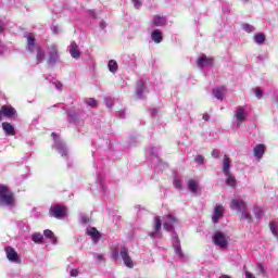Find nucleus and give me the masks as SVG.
I'll return each instance as SVG.
<instances>
[{
  "instance_id": "f257e3e1",
  "label": "nucleus",
  "mask_w": 278,
  "mask_h": 278,
  "mask_svg": "<svg viewBox=\"0 0 278 278\" xmlns=\"http://www.w3.org/2000/svg\"><path fill=\"white\" fill-rule=\"evenodd\" d=\"M26 49L29 53H36V64H40L42 60H45V50H42V46L40 43H36V36L34 33H29L26 35Z\"/></svg>"
},
{
  "instance_id": "f03ea898",
  "label": "nucleus",
  "mask_w": 278,
  "mask_h": 278,
  "mask_svg": "<svg viewBox=\"0 0 278 278\" xmlns=\"http://www.w3.org/2000/svg\"><path fill=\"white\" fill-rule=\"evenodd\" d=\"M0 205L12 207L14 205V192L5 185L0 186Z\"/></svg>"
},
{
  "instance_id": "7ed1b4c3",
  "label": "nucleus",
  "mask_w": 278,
  "mask_h": 278,
  "mask_svg": "<svg viewBox=\"0 0 278 278\" xmlns=\"http://www.w3.org/2000/svg\"><path fill=\"white\" fill-rule=\"evenodd\" d=\"M49 214L52 218H58L62 220L66 216V206L54 204L49 208Z\"/></svg>"
},
{
  "instance_id": "20e7f679",
  "label": "nucleus",
  "mask_w": 278,
  "mask_h": 278,
  "mask_svg": "<svg viewBox=\"0 0 278 278\" xmlns=\"http://www.w3.org/2000/svg\"><path fill=\"white\" fill-rule=\"evenodd\" d=\"M3 116L5 118H14V116H17L16 109L8 104L2 105L0 108V122L3 121Z\"/></svg>"
},
{
  "instance_id": "39448f33",
  "label": "nucleus",
  "mask_w": 278,
  "mask_h": 278,
  "mask_svg": "<svg viewBox=\"0 0 278 278\" xmlns=\"http://www.w3.org/2000/svg\"><path fill=\"white\" fill-rule=\"evenodd\" d=\"M153 231L149 233L150 238L153 240L161 238L162 236V218L160 216L154 217Z\"/></svg>"
},
{
  "instance_id": "423d86ee",
  "label": "nucleus",
  "mask_w": 278,
  "mask_h": 278,
  "mask_svg": "<svg viewBox=\"0 0 278 278\" xmlns=\"http://www.w3.org/2000/svg\"><path fill=\"white\" fill-rule=\"evenodd\" d=\"M60 58V54H58V46L55 45H50L48 46V59L47 62L48 64H55Z\"/></svg>"
},
{
  "instance_id": "0eeeda50",
  "label": "nucleus",
  "mask_w": 278,
  "mask_h": 278,
  "mask_svg": "<svg viewBox=\"0 0 278 278\" xmlns=\"http://www.w3.org/2000/svg\"><path fill=\"white\" fill-rule=\"evenodd\" d=\"M175 225H177V217L170 214L164 216L163 229L165 231H175Z\"/></svg>"
},
{
  "instance_id": "6e6552de",
  "label": "nucleus",
  "mask_w": 278,
  "mask_h": 278,
  "mask_svg": "<svg viewBox=\"0 0 278 278\" xmlns=\"http://www.w3.org/2000/svg\"><path fill=\"white\" fill-rule=\"evenodd\" d=\"M213 242L217 245L220 247V249H227L228 242H227V237L225 233L217 231L213 236Z\"/></svg>"
},
{
  "instance_id": "1a4fd4ad",
  "label": "nucleus",
  "mask_w": 278,
  "mask_h": 278,
  "mask_svg": "<svg viewBox=\"0 0 278 278\" xmlns=\"http://www.w3.org/2000/svg\"><path fill=\"white\" fill-rule=\"evenodd\" d=\"M223 216H225V207H223L220 204H216L212 216V222L214 225L220 223V218H223Z\"/></svg>"
},
{
  "instance_id": "9d476101",
  "label": "nucleus",
  "mask_w": 278,
  "mask_h": 278,
  "mask_svg": "<svg viewBox=\"0 0 278 278\" xmlns=\"http://www.w3.org/2000/svg\"><path fill=\"white\" fill-rule=\"evenodd\" d=\"M4 251H5V255H7V258L9 260V262H14L15 264H21V257H18V253L16 252V250H14V248L7 247L4 249Z\"/></svg>"
},
{
  "instance_id": "9b49d317",
  "label": "nucleus",
  "mask_w": 278,
  "mask_h": 278,
  "mask_svg": "<svg viewBox=\"0 0 278 278\" xmlns=\"http://www.w3.org/2000/svg\"><path fill=\"white\" fill-rule=\"evenodd\" d=\"M121 257L128 268H134V261H131V256H129V250L126 247H122Z\"/></svg>"
},
{
  "instance_id": "f8f14e48",
  "label": "nucleus",
  "mask_w": 278,
  "mask_h": 278,
  "mask_svg": "<svg viewBox=\"0 0 278 278\" xmlns=\"http://www.w3.org/2000/svg\"><path fill=\"white\" fill-rule=\"evenodd\" d=\"M231 210H237L238 212H247V202L244 200L233 199L230 203Z\"/></svg>"
},
{
  "instance_id": "ddd939ff",
  "label": "nucleus",
  "mask_w": 278,
  "mask_h": 278,
  "mask_svg": "<svg viewBox=\"0 0 278 278\" xmlns=\"http://www.w3.org/2000/svg\"><path fill=\"white\" fill-rule=\"evenodd\" d=\"M212 64H214V58H207L206 55H202L197 61L198 68H204L205 66H212Z\"/></svg>"
},
{
  "instance_id": "4468645a",
  "label": "nucleus",
  "mask_w": 278,
  "mask_h": 278,
  "mask_svg": "<svg viewBox=\"0 0 278 278\" xmlns=\"http://www.w3.org/2000/svg\"><path fill=\"white\" fill-rule=\"evenodd\" d=\"M264 153H266V144L258 143L253 149V155L256 160H262L264 157Z\"/></svg>"
},
{
  "instance_id": "2eb2a0df",
  "label": "nucleus",
  "mask_w": 278,
  "mask_h": 278,
  "mask_svg": "<svg viewBox=\"0 0 278 278\" xmlns=\"http://www.w3.org/2000/svg\"><path fill=\"white\" fill-rule=\"evenodd\" d=\"M225 92H227V88H225V86H219L213 89L215 99H218L219 101L225 99Z\"/></svg>"
},
{
  "instance_id": "dca6fc26",
  "label": "nucleus",
  "mask_w": 278,
  "mask_h": 278,
  "mask_svg": "<svg viewBox=\"0 0 278 278\" xmlns=\"http://www.w3.org/2000/svg\"><path fill=\"white\" fill-rule=\"evenodd\" d=\"M70 53L75 60H79V58H81V52L79 51V47L75 41L71 43Z\"/></svg>"
},
{
  "instance_id": "f3484780",
  "label": "nucleus",
  "mask_w": 278,
  "mask_h": 278,
  "mask_svg": "<svg viewBox=\"0 0 278 278\" xmlns=\"http://www.w3.org/2000/svg\"><path fill=\"white\" fill-rule=\"evenodd\" d=\"M151 38L153 42H155L156 45H160V42L164 40V34L160 31V29H155L154 31L151 33Z\"/></svg>"
},
{
  "instance_id": "a211bd4d",
  "label": "nucleus",
  "mask_w": 278,
  "mask_h": 278,
  "mask_svg": "<svg viewBox=\"0 0 278 278\" xmlns=\"http://www.w3.org/2000/svg\"><path fill=\"white\" fill-rule=\"evenodd\" d=\"M236 118L238 123H243V121H247V111L244 110V108H237Z\"/></svg>"
},
{
  "instance_id": "6ab92c4d",
  "label": "nucleus",
  "mask_w": 278,
  "mask_h": 278,
  "mask_svg": "<svg viewBox=\"0 0 278 278\" xmlns=\"http://www.w3.org/2000/svg\"><path fill=\"white\" fill-rule=\"evenodd\" d=\"M223 165L224 175H229V170L231 168V159L229 157V155H224Z\"/></svg>"
},
{
  "instance_id": "aec40b11",
  "label": "nucleus",
  "mask_w": 278,
  "mask_h": 278,
  "mask_svg": "<svg viewBox=\"0 0 278 278\" xmlns=\"http://www.w3.org/2000/svg\"><path fill=\"white\" fill-rule=\"evenodd\" d=\"M188 188L192 194H198L199 190H201V187H199V182L194 179L188 180Z\"/></svg>"
},
{
  "instance_id": "412c9836",
  "label": "nucleus",
  "mask_w": 278,
  "mask_h": 278,
  "mask_svg": "<svg viewBox=\"0 0 278 278\" xmlns=\"http://www.w3.org/2000/svg\"><path fill=\"white\" fill-rule=\"evenodd\" d=\"M2 129L7 132L8 136H16V130L12 124L4 122L2 123Z\"/></svg>"
},
{
  "instance_id": "4be33fe9",
  "label": "nucleus",
  "mask_w": 278,
  "mask_h": 278,
  "mask_svg": "<svg viewBox=\"0 0 278 278\" xmlns=\"http://www.w3.org/2000/svg\"><path fill=\"white\" fill-rule=\"evenodd\" d=\"M152 23L154 27H164V25H166V17L161 15H155Z\"/></svg>"
},
{
  "instance_id": "5701e85b",
  "label": "nucleus",
  "mask_w": 278,
  "mask_h": 278,
  "mask_svg": "<svg viewBox=\"0 0 278 278\" xmlns=\"http://www.w3.org/2000/svg\"><path fill=\"white\" fill-rule=\"evenodd\" d=\"M225 176L227 177L226 185L230 186V188H236V186L238 185V182L236 181V177H233L231 173L225 174Z\"/></svg>"
},
{
  "instance_id": "b1692460",
  "label": "nucleus",
  "mask_w": 278,
  "mask_h": 278,
  "mask_svg": "<svg viewBox=\"0 0 278 278\" xmlns=\"http://www.w3.org/2000/svg\"><path fill=\"white\" fill-rule=\"evenodd\" d=\"M87 235L93 238V240H99V238H101V232H99V230L94 227L87 230Z\"/></svg>"
},
{
  "instance_id": "393cba45",
  "label": "nucleus",
  "mask_w": 278,
  "mask_h": 278,
  "mask_svg": "<svg viewBox=\"0 0 278 278\" xmlns=\"http://www.w3.org/2000/svg\"><path fill=\"white\" fill-rule=\"evenodd\" d=\"M144 90H147V87H144V84L139 83L137 85V91H136L137 99H142V94L144 93Z\"/></svg>"
},
{
  "instance_id": "a878e982",
  "label": "nucleus",
  "mask_w": 278,
  "mask_h": 278,
  "mask_svg": "<svg viewBox=\"0 0 278 278\" xmlns=\"http://www.w3.org/2000/svg\"><path fill=\"white\" fill-rule=\"evenodd\" d=\"M31 240L33 242H35V244H42V240H45V236H42V233L40 232H35L33 233Z\"/></svg>"
},
{
  "instance_id": "bb28decb",
  "label": "nucleus",
  "mask_w": 278,
  "mask_h": 278,
  "mask_svg": "<svg viewBox=\"0 0 278 278\" xmlns=\"http://www.w3.org/2000/svg\"><path fill=\"white\" fill-rule=\"evenodd\" d=\"M254 41L256 45H264L266 42V35L262 33L254 35Z\"/></svg>"
},
{
  "instance_id": "cd10ccee",
  "label": "nucleus",
  "mask_w": 278,
  "mask_h": 278,
  "mask_svg": "<svg viewBox=\"0 0 278 278\" xmlns=\"http://www.w3.org/2000/svg\"><path fill=\"white\" fill-rule=\"evenodd\" d=\"M108 67L110 73H116L118 71V63L115 60H110Z\"/></svg>"
},
{
  "instance_id": "c85d7f7f",
  "label": "nucleus",
  "mask_w": 278,
  "mask_h": 278,
  "mask_svg": "<svg viewBox=\"0 0 278 278\" xmlns=\"http://www.w3.org/2000/svg\"><path fill=\"white\" fill-rule=\"evenodd\" d=\"M85 103L90 108H99V101L94 98H87L85 99Z\"/></svg>"
},
{
  "instance_id": "c756f323",
  "label": "nucleus",
  "mask_w": 278,
  "mask_h": 278,
  "mask_svg": "<svg viewBox=\"0 0 278 278\" xmlns=\"http://www.w3.org/2000/svg\"><path fill=\"white\" fill-rule=\"evenodd\" d=\"M253 214H254L255 218H257V220H260V218H262L264 216V210H262V207H260V206H255L253 208Z\"/></svg>"
},
{
  "instance_id": "7c9ffc66",
  "label": "nucleus",
  "mask_w": 278,
  "mask_h": 278,
  "mask_svg": "<svg viewBox=\"0 0 278 278\" xmlns=\"http://www.w3.org/2000/svg\"><path fill=\"white\" fill-rule=\"evenodd\" d=\"M173 186H174V188H176V190H181L184 188V184L181 182V178L180 177H175L174 181H173Z\"/></svg>"
},
{
  "instance_id": "2f4dec72",
  "label": "nucleus",
  "mask_w": 278,
  "mask_h": 278,
  "mask_svg": "<svg viewBox=\"0 0 278 278\" xmlns=\"http://www.w3.org/2000/svg\"><path fill=\"white\" fill-rule=\"evenodd\" d=\"M242 29L248 34H252V31H255V27H253V25L251 24H242Z\"/></svg>"
},
{
  "instance_id": "473e14b6",
  "label": "nucleus",
  "mask_w": 278,
  "mask_h": 278,
  "mask_svg": "<svg viewBox=\"0 0 278 278\" xmlns=\"http://www.w3.org/2000/svg\"><path fill=\"white\" fill-rule=\"evenodd\" d=\"M103 103H105L106 108H109L110 110L114 108V102H112V98L110 97L104 98Z\"/></svg>"
},
{
  "instance_id": "72a5a7b5",
  "label": "nucleus",
  "mask_w": 278,
  "mask_h": 278,
  "mask_svg": "<svg viewBox=\"0 0 278 278\" xmlns=\"http://www.w3.org/2000/svg\"><path fill=\"white\" fill-rule=\"evenodd\" d=\"M43 236H45V238H50V240H54L55 239V235L50 229H46L43 231Z\"/></svg>"
},
{
  "instance_id": "f704fd0d",
  "label": "nucleus",
  "mask_w": 278,
  "mask_h": 278,
  "mask_svg": "<svg viewBox=\"0 0 278 278\" xmlns=\"http://www.w3.org/2000/svg\"><path fill=\"white\" fill-rule=\"evenodd\" d=\"M254 93L256 99H262V97H264V91L260 87L254 88Z\"/></svg>"
},
{
  "instance_id": "c9c22d12",
  "label": "nucleus",
  "mask_w": 278,
  "mask_h": 278,
  "mask_svg": "<svg viewBox=\"0 0 278 278\" xmlns=\"http://www.w3.org/2000/svg\"><path fill=\"white\" fill-rule=\"evenodd\" d=\"M241 218H245L248 223H251V220H253V217L247 211L242 212Z\"/></svg>"
},
{
  "instance_id": "e433bc0d",
  "label": "nucleus",
  "mask_w": 278,
  "mask_h": 278,
  "mask_svg": "<svg viewBox=\"0 0 278 278\" xmlns=\"http://www.w3.org/2000/svg\"><path fill=\"white\" fill-rule=\"evenodd\" d=\"M131 3L136 10H140V8H142V2L140 0H131Z\"/></svg>"
},
{
  "instance_id": "4c0bfd02",
  "label": "nucleus",
  "mask_w": 278,
  "mask_h": 278,
  "mask_svg": "<svg viewBox=\"0 0 278 278\" xmlns=\"http://www.w3.org/2000/svg\"><path fill=\"white\" fill-rule=\"evenodd\" d=\"M269 228L271 233H274V236H277V225H275V222L269 223Z\"/></svg>"
},
{
  "instance_id": "58836bf2",
  "label": "nucleus",
  "mask_w": 278,
  "mask_h": 278,
  "mask_svg": "<svg viewBox=\"0 0 278 278\" xmlns=\"http://www.w3.org/2000/svg\"><path fill=\"white\" fill-rule=\"evenodd\" d=\"M194 160L198 162V164H205V156L201 154L197 155Z\"/></svg>"
},
{
  "instance_id": "ea45409f",
  "label": "nucleus",
  "mask_w": 278,
  "mask_h": 278,
  "mask_svg": "<svg viewBox=\"0 0 278 278\" xmlns=\"http://www.w3.org/2000/svg\"><path fill=\"white\" fill-rule=\"evenodd\" d=\"M212 157L218 159L220 157V150L214 149L211 153Z\"/></svg>"
},
{
  "instance_id": "a19ab883",
  "label": "nucleus",
  "mask_w": 278,
  "mask_h": 278,
  "mask_svg": "<svg viewBox=\"0 0 278 278\" xmlns=\"http://www.w3.org/2000/svg\"><path fill=\"white\" fill-rule=\"evenodd\" d=\"M112 257L113 260H118L119 255H118V249H114L112 251Z\"/></svg>"
},
{
  "instance_id": "79ce46f5",
  "label": "nucleus",
  "mask_w": 278,
  "mask_h": 278,
  "mask_svg": "<svg viewBox=\"0 0 278 278\" xmlns=\"http://www.w3.org/2000/svg\"><path fill=\"white\" fill-rule=\"evenodd\" d=\"M70 275H71V277H77V276L79 275V270H77V269H72V270L70 271Z\"/></svg>"
},
{
  "instance_id": "37998d69",
  "label": "nucleus",
  "mask_w": 278,
  "mask_h": 278,
  "mask_svg": "<svg viewBox=\"0 0 278 278\" xmlns=\"http://www.w3.org/2000/svg\"><path fill=\"white\" fill-rule=\"evenodd\" d=\"M257 268H258L260 273H262V275H265V274H266V268H264V265L260 264V265L257 266Z\"/></svg>"
},
{
  "instance_id": "c03bdc74",
  "label": "nucleus",
  "mask_w": 278,
  "mask_h": 278,
  "mask_svg": "<svg viewBox=\"0 0 278 278\" xmlns=\"http://www.w3.org/2000/svg\"><path fill=\"white\" fill-rule=\"evenodd\" d=\"M5 31V24L1 22L0 20V34H3Z\"/></svg>"
},
{
  "instance_id": "a18cd8bd",
  "label": "nucleus",
  "mask_w": 278,
  "mask_h": 278,
  "mask_svg": "<svg viewBox=\"0 0 278 278\" xmlns=\"http://www.w3.org/2000/svg\"><path fill=\"white\" fill-rule=\"evenodd\" d=\"M245 278H255V275L251 271H245Z\"/></svg>"
},
{
  "instance_id": "49530a36",
  "label": "nucleus",
  "mask_w": 278,
  "mask_h": 278,
  "mask_svg": "<svg viewBox=\"0 0 278 278\" xmlns=\"http://www.w3.org/2000/svg\"><path fill=\"white\" fill-rule=\"evenodd\" d=\"M105 27H108V24L105 23V21H101L100 22V28L105 29Z\"/></svg>"
},
{
  "instance_id": "de8ad7c7",
  "label": "nucleus",
  "mask_w": 278,
  "mask_h": 278,
  "mask_svg": "<svg viewBox=\"0 0 278 278\" xmlns=\"http://www.w3.org/2000/svg\"><path fill=\"white\" fill-rule=\"evenodd\" d=\"M97 260H98V262H103V260H105V258L103 257V254H99L97 256Z\"/></svg>"
},
{
  "instance_id": "09e8293b",
  "label": "nucleus",
  "mask_w": 278,
  "mask_h": 278,
  "mask_svg": "<svg viewBox=\"0 0 278 278\" xmlns=\"http://www.w3.org/2000/svg\"><path fill=\"white\" fill-rule=\"evenodd\" d=\"M202 118L203 121H210V114L205 113Z\"/></svg>"
},
{
  "instance_id": "8fccbe9b",
  "label": "nucleus",
  "mask_w": 278,
  "mask_h": 278,
  "mask_svg": "<svg viewBox=\"0 0 278 278\" xmlns=\"http://www.w3.org/2000/svg\"><path fill=\"white\" fill-rule=\"evenodd\" d=\"M61 151H62V155H66V149L62 148Z\"/></svg>"
},
{
  "instance_id": "3c124183",
  "label": "nucleus",
  "mask_w": 278,
  "mask_h": 278,
  "mask_svg": "<svg viewBox=\"0 0 278 278\" xmlns=\"http://www.w3.org/2000/svg\"><path fill=\"white\" fill-rule=\"evenodd\" d=\"M177 253H181V248H178V249H177Z\"/></svg>"
},
{
  "instance_id": "603ef678",
  "label": "nucleus",
  "mask_w": 278,
  "mask_h": 278,
  "mask_svg": "<svg viewBox=\"0 0 278 278\" xmlns=\"http://www.w3.org/2000/svg\"><path fill=\"white\" fill-rule=\"evenodd\" d=\"M52 137L55 138V132H52Z\"/></svg>"
},
{
  "instance_id": "864d4df0",
  "label": "nucleus",
  "mask_w": 278,
  "mask_h": 278,
  "mask_svg": "<svg viewBox=\"0 0 278 278\" xmlns=\"http://www.w3.org/2000/svg\"><path fill=\"white\" fill-rule=\"evenodd\" d=\"M245 1H249V0H245Z\"/></svg>"
}]
</instances>
